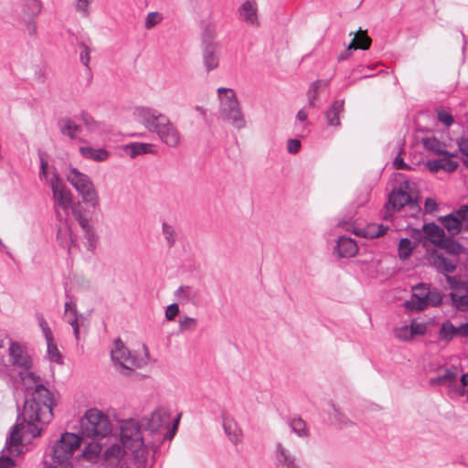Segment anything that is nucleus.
<instances>
[{"label": "nucleus", "mask_w": 468, "mask_h": 468, "mask_svg": "<svg viewBox=\"0 0 468 468\" xmlns=\"http://www.w3.org/2000/svg\"><path fill=\"white\" fill-rule=\"evenodd\" d=\"M9 356L13 366L25 370V372H19V376L26 385L23 411L18 414L16 424L13 425L5 441L8 451L13 452L22 444L21 431L25 429V423H27L26 432L33 438L41 434L43 427L53 418L52 410L55 401L53 393L41 383L40 378L28 371L32 367V360L17 343H11Z\"/></svg>", "instance_id": "f257e3e1"}, {"label": "nucleus", "mask_w": 468, "mask_h": 468, "mask_svg": "<svg viewBox=\"0 0 468 468\" xmlns=\"http://www.w3.org/2000/svg\"><path fill=\"white\" fill-rule=\"evenodd\" d=\"M136 120L148 132L156 133L160 141L170 148L180 145L182 134L169 117L151 107H136L133 112Z\"/></svg>", "instance_id": "f03ea898"}, {"label": "nucleus", "mask_w": 468, "mask_h": 468, "mask_svg": "<svg viewBox=\"0 0 468 468\" xmlns=\"http://www.w3.org/2000/svg\"><path fill=\"white\" fill-rule=\"evenodd\" d=\"M120 438L123 447L132 452L137 463L146 462V452L144 448V434L137 420L133 419L122 420L120 425Z\"/></svg>", "instance_id": "7ed1b4c3"}, {"label": "nucleus", "mask_w": 468, "mask_h": 468, "mask_svg": "<svg viewBox=\"0 0 468 468\" xmlns=\"http://www.w3.org/2000/svg\"><path fill=\"white\" fill-rule=\"evenodd\" d=\"M219 99V114L221 118L240 130L246 126V120L241 111L236 93L232 89L220 87L218 89Z\"/></svg>", "instance_id": "20e7f679"}, {"label": "nucleus", "mask_w": 468, "mask_h": 468, "mask_svg": "<svg viewBox=\"0 0 468 468\" xmlns=\"http://www.w3.org/2000/svg\"><path fill=\"white\" fill-rule=\"evenodd\" d=\"M81 434L84 437L98 440L112 432L109 417L97 409L88 410L80 420Z\"/></svg>", "instance_id": "39448f33"}, {"label": "nucleus", "mask_w": 468, "mask_h": 468, "mask_svg": "<svg viewBox=\"0 0 468 468\" xmlns=\"http://www.w3.org/2000/svg\"><path fill=\"white\" fill-rule=\"evenodd\" d=\"M49 186L52 190L54 210L57 219L58 221L67 219L69 209L73 205L72 194L59 177L56 169H54L53 175L50 177Z\"/></svg>", "instance_id": "423d86ee"}, {"label": "nucleus", "mask_w": 468, "mask_h": 468, "mask_svg": "<svg viewBox=\"0 0 468 468\" xmlns=\"http://www.w3.org/2000/svg\"><path fill=\"white\" fill-rule=\"evenodd\" d=\"M67 180L79 193L86 205L92 208L99 207V194L88 175L81 173L77 168H70L67 175Z\"/></svg>", "instance_id": "0eeeda50"}, {"label": "nucleus", "mask_w": 468, "mask_h": 468, "mask_svg": "<svg viewBox=\"0 0 468 468\" xmlns=\"http://www.w3.org/2000/svg\"><path fill=\"white\" fill-rule=\"evenodd\" d=\"M80 440L81 438L74 433H63L53 447L52 459L54 463L68 468L75 450L80 446Z\"/></svg>", "instance_id": "6e6552de"}, {"label": "nucleus", "mask_w": 468, "mask_h": 468, "mask_svg": "<svg viewBox=\"0 0 468 468\" xmlns=\"http://www.w3.org/2000/svg\"><path fill=\"white\" fill-rule=\"evenodd\" d=\"M111 356L115 365H118L124 374H129L134 368L141 367L143 362L133 356L124 346L120 338L113 342V347L111 350Z\"/></svg>", "instance_id": "1a4fd4ad"}, {"label": "nucleus", "mask_w": 468, "mask_h": 468, "mask_svg": "<svg viewBox=\"0 0 468 468\" xmlns=\"http://www.w3.org/2000/svg\"><path fill=\"white\" fill-rule=\"evenodd\" d=\"M179 418L180 416L174 420L170 430L144 431L145 434L144 448L146 452V459L148 458L150 451L155 454L165 441H170L173 440L177 430Z\"/></svg>", "instance_id": "9d476101"}, {"label": "nucleus", "mask_w": 468, "mask_h": 468, "mask_svg": "<svg viewBox=\"0 0 468 468\" xmlns=\"http://www.w3.org/2000/svg\"><path fill=\"white\" fill-rule=\"evenodd\" d=\"M408 188L409 182L406 181L399 186V189L393 190L388 195V199L386 204V208L388 211H399L406 205H408L410 208H415L418 207L417 200L407 192Z\"/></svg>", "instance_id": "9b49d317"}, {"label": "nucleus", "mask_w": 468, "mask_h": 468, "mask_svg": "<svg viewBox=\"0 0 468 468\" xmlns=\"http://www.w3.org/2000/svg\"><path fill=\"white\" fill-rule=\"evenodd\" d=\"M174 295L182 305L192 304L198 307L205 302L201 288L197 286L181 285L175 291Z\"/></svg>", "instance_id": "f8f14e48"}, {"label": "nucleus", "mask_w": 468, "mask_h": 468, "mask_svg": "<svg viewBox=\"0 0 468 468\" xmlns=\"http://www.w3.org/2000/svg\"><path fill=\"white\" fill-rule=\"evenodd\" d=\"M57 242L59 247L67 250L69 255L79 250L77 236L73 234L67 219L59 221L57 226Z\"/></svg>", "instance_id": "ddd939ff"}, {"label": "nucleus", "mask_w": 468, "mask_h": 468, "mask_svg": "<svg viewBox=\"0 0 468 468\" xmlns=\"http://www.w3.org/2000/svg\"><path fill=\"white\" fill-rule=\"evenodd\" d=\"M144 431L170 430L171 416L164 408L155 409L149 417L145 418Z\"/></svg>", "instance_id": "4468645a"}, {"label": "nucleus", "mask_w": 468, "mask_h": 468, "mask_svg": "<svg viewBox=\"0 0 468 468\" xmlns=\"http://www.w3.org/2000/svg\"><path fill=\"white\" fill-rule=\"evenodd\" d=\"M202 57L203 64L207 72L217 69L219 65L220 57V47L218 43L204 38Z\"/></svg>", "instance_id": "2eb2a0df"}, {"label": "nucleus", "mask_w": 468, "mask_h": 468, "mask_svg": "<svg viewBox=\"0 0 468 468\" xmlns=\"http://www.w3.org/2000/svg\"><path fill=\"white\" fill-rule=\"evenodd\" d=\"M274 456L277 467L300 468L297 457L282 442H276Z\"/></svg>", "instance_id": "dca6fc26"}, {"label": "nucleus", "mask_w": 468, "mask_h": 468, "mask_svg": "<svg viewBox=\"0 0 468 468\" xmlns=\"http://www.w3.org/2000/svg\"><path fill=\"white\" fill-rule=\"evenodd\" d=\"M457 378L455 368H444L438 376L431 378L429 384L431 387H447L449 391L453 393L457 387Z\"/></svg>", "instance_id": "f3484780"}, {"label": "nucleus", "mask_w": 468, "mask_h": 468, "mask_svg": "<svg viewBox=\"0 0 468 468\" xmlns=\"http://www.w3.org/2000/svg\"><path fill=\"white\" fill-rule=\"evenodd\" d=\"M430 287L420 283L413 287L411 298L406 302V306L410 310L423 311L426 309V301L429 296Z\"/></svg>", "instance_id": "a211bd4d"}, {"label": "nucleus", "mask_w": 468, "mask_h": 468, "mask_svg": "<svg viewBox=\"0 0 468 468\" xmlns=\"http://www.w3.org/2000/svg\"><path fill=\"white\" fill-rule=\"evenodd\" d=\"M431 265L433 266L438 272L447 274L452 273L457 267L455 261L446 258L444 254L437 250H434L430 256Z\"/></svg>", "instance_id": "6ab92c4d"}, {"label": "nucleus", "mask_w": 468, "mask_h": 468, "mask_svg": "<svg viewBox=\"0 0 468 468\" xmlns=\"http://www.w3.org/2000/svg\"><path fill=\"white\" fill-rule=\"evenodd\" d=\"M126 448L123 445L113 443L108 447L104 453V461L110 468H119L120 463L126 453Z\"/></svg>", "instance_id": "aec40b11"}, {"label": "nucleus", "mask_w": 468, "mask_h": 468, "mask_svg": "<svg viewBox=\"0 0 468 468\" xmlns=\"http://www.w3.org/2000/svg\"><path fill=\"white\" fill-rule=\"evenodd\" d=\"M358 251V247L356 241L348 237L341 236L338 238L336 246L335 247V253L340 258L354 257Z\"/></svg>", "instance_id": "412c9836"}, {"label": "nucleus", "mask_w": 468, "mask_h": 468, "mask_svg": "<svg viewBox=\"0 0 468 468\" xmlns=\"http://www.w3.org/2000/svg\"><path fill=\"white\" fill-rule=\"evenodd\" d=\"M422 145L426 151L434 155L448 154L450 156H456L455 153H450L446 150V144L437 139L435 136H428L422 138Z\"/></svg>", "instance_id": "4be33fe9"}, {"label": "nucleus", "mask_w": 468, "mask_h": 468, "mask_svg": "<svg viewBox=\"0 0 468 468\" xmlns=\"http://www.w3.org/2000/svg\"><path fill=\"white\" fill-rule=\"evenodd\" d=\"M345 101L335 100L325 112L326 122L330 126L339 127L341 125L340 114L344 112Z\"/></svg>", "instance_id": "5701e85b"}, {"label": "nucleus", "mask_w": 468, "mask_h": 468, "mask_svg": "<svg viewBox=\"0 0 468 468\" xmlns=\"http://www.w3.org/2000/svg\"><path fill=\"white\" fill-rule=\"evenodd\" d=\"M58 126L61 134L68 136L71 140L76 139L81 132V126L69 117L59 119Z\"/></svg>", "instance_id": "b1692460"}, {"label": "nucleus", "mask_w": 468, "mask_h": 468, "mask_svg": "<svg viewBox=\"0 0 468 468\" xmlns=\"http://www.w3.org/2000/svg\"><path fill=\"white\" fill-rule=\"evenodd\" d=\"M79 151L83 158L92 160L94 162H103L110 157V152L105 148L80 146Z\"/></svg>", "instance_id": "393cba45"}, {"label": "nucleus", "mask_w": 468, "mask_h": 468, "mask_svg": "<svg viewBox=\"0 0 468 468\" xmlns=\"http://www.w3.org/2000/svg\"><path fill=\"white\" fill-rule=\"evenodd\" d=\"M239 13L242 19L247 23L252 26L259 25L257 16V5L254 1L248 0L244 2L239 8Z\"/></svg>", "instance_id": "a878e982"}, {"label": "nucleus", "mask_w": 468, "mask_h": 468, "mask_svg": "<svg viewBox=\"0 0 468 468\" xmlns=\"http://www.w3.org/2000/svg\"><path fill=\"white\" fill-rule=\"evenodd\" d=\"M223 429L226 435L233 444L237 445L241 441V429L233 419L223 418Z\"/></svg>", "instance_id": "bb28decb"}, {"label": "nucleus", "mask_w": 468, "mask_h": 468, "mask_svg": "<svg viewBox=\"0 0 468 468\" xmlns=\"http://www.w3.org/2000/svg\"><path fill=\"white\" fill-rule=\"evenodd\" d=\"M422 230L424 233V238L436 246L439 244V242H441V239L444 238L445 235L443 229L434 222L424 224Z\"/></svg>", "instance_id": "cd10ccee"}, {"label": "nucleus", "mask_w": 468, "mask_h": 468, "mask_svg": "<svg viewBox=\"0 0 468 468\" xmlns=\"http://www.w3.org/2000/svg\"><path fill=\"white\" fill-rule=\"evenodd\" d=\"M440 219L450 234L457 235L461 232L463 220L456 214V210Z\"/></svg>", "instance_id": "c85d7f7f"}, {"label": "nucleus", "mask_w": 468, "mask_h": 468, "mask_svg": "<svg viewBox=\"0 0 468 468\" xmlns=\"http://www.w3.org/2000/svg\"><path fill=\"white\" fill-rule=\"evenodd\" d=\"M153 144L145 143H132L125 145L124 149L126 153L132 157H135L140 154H148L152 151Z\"/></svg>", "instance_id": "c756f323"}, {"label": "nucleus", "mask_w": 468, "mask_h": 468, "mask_svg": "<svg viewBox=\"0 0 468 468\" xmlns=\"http://www.w3.org/2000/svg\"><path fill=\"white\" fill-rule=\"evenodd\" d=\"M78 119L82 122L85 128L90 133H100L101 131V125L100 122L94 120L92 116L85 112H82Z\"/></svg>", "instance_id": "7c9ffc66"}, {"label": "nucleus", "mask_w": 468, "mask_h": 468, "mask_svg": "<svg viewBox=\"0 0 468 468\" xmlns=\"http://www.w3.org/2000/svg\"><path fill=\"white\" fill-rule=\"evenodd\" d=\"M292 431L301 438L307 437L309 435L306 428L305 421L300 417H294L289 420L288 422Z\"/></svg>", "instance_id": "2f4dec72"}, {"label": "nucleus", "mask_w": 468, "mask_h": 468, "mask_svg": "<svg viewBox=\"0 0 468 468\" xmlns=\"http://www.w3.org/2000/svg\"><path fill=\"white\" fill-rule=\"evenodd\" d=\"M437 246L440 247L441 249L445 250L448 253L452 255H458L462 251L461 244L450 237L442 238L441 242H439Z\"/></svg>", "instance_id": "473e14b6"}, {"label": "nucleus", "mask_w": 468, "mask_h": 468, "mask_svg": "<svg viewBox=\"0 0 468 468\" xmlns=\"http://www.w3.org/2000/svg\"><path fill=\"white\" fill-rule=\"evenodd\" d=\"M371 44V39L367 35H359L353 38L348 48H346V52L352 49H363L366 50L369 48Z\"/></svg>", "instance_id": "72a5a7b5"}, {"label": "nucleus", "mask_w": 468, "mask_h": 468, "mask_svg": "<svg viewBox=\"0 0 468 468\" xmlns=\"http://www.w3.org/2000/svg\"><path fill=\"white\" fill-rule=\"evenodd\" d=\"M78 45L81 49L80 54V61L88 69H90L89 64L90 61V38L80 40L78 41Z\"/></svg>", "instance_id": "f704fd0d"}, {"label": "nucleus", "mask_w": 468, "mask_h": 468, "mask_svg": "<svg viewBox=\"0 0 468 468\" xmlns=\"http://www.w3.org/2000/svg\"><path fill=\"white\" fill-rule=\"evenodd\" d=\"M321 85H324V87L329 85V80H315L314 81L307 91V98H308V105L310 107H314V101L316 100L318 96V89L321 87Z\"/></svg>", "instance_id": "c9c22d12"}, {"label": "nucleus", "mask_w": 468, "mask_h": 468, "mask_svg": "<svg viewBox=\"0 0 468 468\" xmlns=\"http://www.w3.org/2000/svg\"><path fill=\"white\" fill-rule=\"evenodd\" d=\"M415 335H422V331H413L409 325H403L394 329V335L402 341H408Z\"/></svg>", "instance_id": "e433bc0d"}, {"label": "nucleus", "mask_w": 468, "mask_h": 468, "mask_svg": "<svg viewBox=\"0 0 468 468\" xmlns=\"http://www.w3.org/2000/svg\"><path fill=\"white\" fill-rule=\"evenodd\" d=\"M42 10L40 0H27L24 5V13L28 17L35 18Z\"/></svg>", "instance_id": "4c0bfd02"}, {"label": "nucleus", "mask_w": 468, "mask_h": 468, "mask_svg": "<svg viewBox=\"0 0 468 468\" xmlns=\"http://www.w3.org/2000/svg\"><path fill=\"white\" fill-rule=\"evenodd\" d=\"M72 214L82 230H86L93 227L90 218L86 216L79 207H73Z\"/></svg>", "instance_id": "58836bf2"}, {"label": "nucleus", "mask_w": 468, "mask_h": 468, "mask_svg": "<svg viewBox=\"0 0 468 468\" xmlns=\"http://www.w3.org/2000/svg\"><path fill=\"white\" fill-rule=\"evenodd\" d=\"M458 335L457 326H454L450 321H446L441 324L440 335L444 340H452L453 336Z\"/></svg>", "instance_id": "ea45409f"}, {"label": "nucleus", "mask_w": 468, "mask_h": 468, "mask_svg": "<svg viewBox=\"0 0 468 468\" xmlns=\"http://www.w3.org/2000/svg\"><path fill=\"white\" fill-rule=\"evenodd\" d=\"M413 250L412 242L408 238H403L399 240V257L401 260H406L410 257Z\"/></svg>", "instance_id": "a19ab883"}, {"label": "nucleus", "mask_w": 468, "mask_h": 468, "mask_svg": "<svg viewBox=\"0 0 468 468\" xmlns=\"http://www.w3.org/2000/svg\"><path fill=\"white\" fill-rule=\"evenodd\" d=\"M80 314L79 313H64L65 321L71 325L76 339L80 336V324L79 318Z\"/></svg>", "instance_id": "79ce46f5"}, {"label": "nucleus", "mask_w": 468, "mask_h": 468, "mask_svg": "<svg viewBox=\"0 0 468 468\" xmlns=\"http://www.w3.org/2000/svg\"><path fill=\"white\" fill-rule=\"evenodd\" d=\"M164 16L159 12H150L147 14L144 21V27L148 30L154 27L156 25L160 24L163 20Z\"/></svg>", "instance_id": "37998d69"}, {"label": "nucleus", "mask_w": 468, "mask_h": 468, "mask_svg": "<svg viewBox=\"0 0 468 468\" xmlns=\"http://www.w3.org/2000/svg\"><path fill=\"white\" fill-rule=\"evenodd\" d=\"M162 229L168 247H173L176 240V235L174 227L167 223H163Z\"/></svg>", "instance_id": "c03bdc74"}, {"label": "nucleus", "mask_w": 468, "mask_h": 468, "mask_svg": "<svg viewBox=\"0 0 468 468\" xmlns=\"http://www.w3.org/2000/svg\"><path fill=\"white\" fill-rule=\"evenodd\" d=\"M450 296L453 302L454 306L460 311H468V295H457L451 292Z\"/></svg>", "instance_id": "a18cd8bd"}, {"label": "nucleus", "mask_w": 468, "mask_h": 468, "mask_svg": "<svg viewBox=\"0 0 468 468\" xmlns=\"http://www.w3.org/2000/svg\"><path fill=\"white\" fill-rule=\"evenodd\" d=\"M48 345V355L49 356V359L53 362L61 364L62 363V356L58 349V346L55 343V341L47 342Z\"/></svg>", "instance_id": "49530a36"}, {"label": "nucleus", "mask_w": 468, "mask_h": 468, "mask_svg": "<svg viewBox=\"0 0 468 468\" xmlns=\"http://www.w3.org/2000/svg\"><path fill=\"white\" fill-rule=\"evenodd\" d=\"M453 156H450L448 154H441L440 161H441V170L446 172H453L458 168V163L456 161L452 160Z\"/></svg>", "instance_id": "de8ad7c7"}, {"label": "nucleus", "mask_w": 468, "mask_h": 468, "mask_svg": "<svg viewBox=\"0 0 468 468\" xmlns=\"http://www.w3.org/2000/svg\"><path fill=\"white\" fill-rule=\"evenodd\" d=\"M442 301V294L436 289L429 290V296L426 301V308L428 306H439Z\"/></svg>", "instance_id": "09e8293b"}, {"label": "nucleus", "mask_w": 468, "mask_h": 468, "mask_svg": "<svg viewBox=\"0 0 468 468\" xmlns=\"http://www.w3.org/2000/svg\"><path fill=\"white\" fill-rule=\"evenodd\" d=\"M92 0H76L74 6L75 10L80 14L83 17H88L90 16V5Z\"/></svg>", "instance_id": "8fccbe9b"}, {"label": "nucleus", "mask_w": 468, "mask_h": 468, "mask_svg": "<svg viewBox=\"0 0 468 468\" xmlns=\"http://www.w3.org/2000/svg\"><path fill=\"white\" fill-rule=\"evenodd\" d=\"M457 145L463 155V163L468 168V137L458 139Z\"/></svg>", "instance_id": "3c124183"}, {"label": "nucleus", "mask_w": 468, "mask_h": 468, "mask_svg": "<svg viewBox=\"0 0 468 468\" xmlns=\"http://www.w3.org/2000/svg\"><path fill=\"white\" fill-rule=\"evenodd\" d=\"M84 236L87 239V248L88 250H94L97 242H98V236L96 234V231L94 230L93 227L90 228L89 229L83 230Z\"/></svg>", "instance_id": "603ef678"}, {"label": "nucleus", "mask_w": 468, "mask_h": 468, "mask_svg": "<svg viewBox=\"0 0 468 468\" xmlns=\"http://www.w3.org/2000/svg\"><path fill=\"white\" fill-rule=\"evenodd\" d=\"M101 452V446L99 443H89L83 450V455L97 457Z\"/></svg>", "instance_id": "864d4df0"}, {"label": "nucleus", "mask_w": 468, "mask_h": 468, "mask_svg": "<svg viewBox=\"0 0 468 468\" xmlns=\"http://www.w3.org/2000/svg\"><path fill=\"white\" fill-rule=\"evenodd\" d=\"M197 321L195 318L186 316L184 319L179 320V330L181 332L186 330H194Z\"/></svg>", "instance_id": "5fc2aeb1"}, {"label": "nucleus", "mask_w": 468, "mask_h": 468, "mask_svg": "<svg viewBox=\"0 0 468 468\" xmlns=\"http://www.w3.org/2000/svg\"><path fill=\"white\" fill-rule=\"evenodd\" d=\"M461 384L457 382L454 394L464 396L466 394V387L468 386V373H464L461 377Z\"/></svg>", "instance_id": "6e6d98bb"}, {"label": "nucleus", "mask_w": 468, "mask_h": 468, "mask_svg": "<svg viewBox=\"0 0 468 468\" xmlns=\"http://www.w3.org/2000/svg\"><path fill=\"white\" fill-rule=\"evenodd\" d=\"M437 116H438V120L441 123H443L446 127H449L453 123L452 115L444 110L438 111Z\"/></svg>", "instance_id": "4d7b16f0"}, {"label": "nucleus", "mask_w": 468, "mask_h": 468, "mask_svg": "<svg viewBox=\"0 0 468 468\" xmlns=\"http://www.w3.org/2000/svg\"><path fill=\"white\" fill-rule=\"evenodd\" d=\"M178 314H179V307H178V303H171L165 309V318L168 321L174 320Z\"/></svg>", "instance_id": "13d9d810"}, {"label": "nucleus", "mask_w": 468, "mask_h": 468, "mask_svg": "<svg viewBox=\"0 0 468 468\" xmlns=\"http://www.w3.org/2000/svg\"><path fill=\"white\" fill-rule=\"evenodd\" d=\"M301 149V142L298 139H289L287 141V151L290 154H297Z\"/></svg>", "instance_id": "bf43d9fd"}, {"label": "nucleus", "mask_w": 468, "mask_h": 468, "mask_svg": "<svg viewBox=\"0 0 468 468\" xmlns=\"http://www.w3.org/2000/svg\"><path fill=\"white\" fill-rule=\"evenodd\" d=\"M446 281L452 289L461 288L463 282L458 276H450L449 273L445 274Z\"/></svg>", "instance_id": "052dcab7"}, {"label": "nucleus", "mask_w": 468, "mask_h": 468, "mask_svg": "<svg viewBox=\"0 0 468 468\" xmlns=\"http://www.w3.org/2000/svg\"><path fill=\"white\" fill-rule=\"evenodd\" d=\"M393 165L398 170H409L410 169V165L405 164L404 160L400 157V154H398L394 161Z\"/></svg>", "instance_id": "680f3d73"}, {"label": "nucleus", "mask_w": 468, "mask_h": 468, "mask_svg": "<svg viewBox=\"0 0 468 468\" xmlns=\"http://www.w3.org/2000/svg\"><path fill=\"white\" fill-rule=\"evenodd\" d=\"M438 205L436 201L432 198H427L425 200L424 208L428 213H432L437 210Z\"/></svg>", "instance_id": "e2e57ef3"}, {"label": "nucleus", "mask_w": 468, "mask_h": 468, "mask_svg": "<svg viewBox=\"0 0 468 468\" xmlns=\"http://www.w3.org/2000/svg\"><path fill=\"white\" fill-rule=\"evenodd\" d=\"M427 166L431 172H438L439 170H441V161L439 159L436 160H429L427 162Z\"/></svg>", "instance_id": "0e129e2a"}, {"label": "nucleus", "mask_w": 468, "mask_h": 468, "mask_svg": "<svg viewBox=\"0 0 468 468\" xmlns=\"http://www.w3.org/2000/svg\"><path fill=\"white\" fill-rule=\"evenodd\" d=\"M15 466V461L8 456L0 457V468H13Z\"/></svg>", "instance_id": "69168bd1"}, {"label": "nucleus", "mask_w": 468, "mask_h": 468, "mask_svg": "<svg viewBox=\"0 0 468 468\" xmlns=\"http://www.w3.org/2000/svg\"><path fill=\"white\" fill-rule=\"evenodd\" d=\"M26 27L29 35L35 36L37 34V23L35 18L29 17L28 21L26 23Z\"/></svg>", "instance_id": "338daca9"}, {"label": "nucleus", "mask_w": 468, "mask_h": 468, "mask_svg": "<svg viewBox=\"0 0 468 468\" xmlns=\"http://www.w3.org/2000/svg\"><path fill=\"white\" fill-rule=\"evenodd\" d=\"M456 214L463 218V222L468 223V205L462 206L456 210Z\"/></svg>", "instance_id": "774afa93"}]
</instances>
